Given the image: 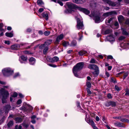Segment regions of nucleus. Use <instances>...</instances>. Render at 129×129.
Masks as SVG:
<instances>
[{
    "mask_svg": "<svg viewBox=\"0 0 129 129\" xmlns=\"http://www.w3.org/2000/svg\"><path fill=\"white\" fill-rule=\"evenodd\" d=\"M59 58L57 56H54L50 59V62L52 63L57 62L58 61Z\"/></svg>",
    "mask_w": 129,
    "mask_h": 129,
    "instance_id": "nucleus-16",
    "label": "nucleus"
},
{
    "mask_svg": "<svg viewBox=\"0 0 129 129\" xmlns=\"http://www.w3.org/2000/svg\"><path fill=\"white\" fill-rule=\"evenodd\" d=\"M3 23L0 24V31H2L3 30L2 27L3 26Z\"/></svg>",
    "mask_w": 129,
    "mask_h": 129,
    "instance_id": "nucleus-46",
    "label": "nucleus"
},
{
    "mask_svg": "<svg viewBox=\"0 0 129 129\" xmlns=\"http://www.w3.org/2000/svg\"><path fill=\"white\" fill-rule=\"evenodd\" d=\"M77 44L76 42L75 41H73L71 42V46H74L76 45Z\"/></svg>",
    "mask_w": 129,
    "mask_h": 129,
    "instance_id": "nucleus-28",
    "label": "nucleus"
},
{
    "mask_svg": "<svg viewBox=\"0 0 129 129\" xmlns=\"http://www.w3.org/2000/svg\"><path fill=\"white\" fill-rule=\"evenodd\" d=\"M116 14V12L115 11H111L104 13L103 14V16L106 17L113 14Z\"/></svg>",
    "mask_w": 129,
    "mask_h": 129,
    "instance_id": "nucleus-12",
    "label": "nucleus"
},
{
    "mask_svg": "<svg viewBox=\"0 0 129 129\" xmlns=\"http://www.w3.org/2000/svg\"><path fill=\"white\" fill-rule=\"evenodd\" d=\"M89 62L91 63H97L96 60L93 58L91 59Z\"/></svg>",
    "mask_w": 129,
    "mask_h": 129,
    "instance_id": "nucleus-32",
    "label": "nucleus"
},
{
    "mask_svg": "<svg viewBox=\"0 0 129 129\" xmlns=\"http://www.w3.org/2000/svg\"><path fill=\"white\" fill-rule=\"evenodd\" d=\"M64 36V35L62 34H61L58 36L56 39L55 42V43L56 44H58L60 40H62Z\"/></svg>",
    "mask_w": 129,
    "mask_h": 129,
    "instance_id": "nucleus-8",
    "label": "nucleus"
},
{
    "mask_svg": "<svg viewBox=\"0 0 129 129\" xmlns=\"http://www.w3.org/2000/svg\"><path fill=\"white\" fill-rule=\"evenodd\" d=\"M17 93L16 92H14V93L12 97H16L17 96Z\"/></svg>",
    "mask_w": 129,
    "mask_h": 129,
    "instance_id": "nucleus-51",
    "label": "nucleus"
},
{
    "mask_svg": "<svg viewBox=\"0 0 129 129\" xmlns=\"http://www.w3.org/2000/svg\"><path fill=\"white\" fill-rule=\"evenodd\" d=\"M114 25L115 26H117L116 28V29L118 28L119 26V24L117 22H116L114 24Z\"/></svg>",
    "mask_w": 129,
    "mask_h": 129,
    "instance_id": "nucleus-45",
    "label": "nucleus"
},
{
    "mask_svg": "<svg viewBox=\"0 0 129 129\" xmlns=\"http://www.w3.org/2000/svg\"><path fill=\"white\" fill-rule=\"evenodd\" d=\"M106 39L108 41L110 42L114 41L115 40L113 36L112 35L107 36Z\"/></svg>",
    "mask_w": 129,
    "mask_h": 129,
    "instance_id": "nucleus-15",
    "label": "nucleus"
},
{
    "mask_svg": "<svg viewBox=\"0 0 129 129\" xmlns=\"http://www.w3.org/2000/svg\"><path fill=\"white\" fill-rule=\"evenodd\" d=\"M86 85L87 87L88 88H90L91 87V84L90 82H87L86 83Z\"/></svg>",
    "mask_w": 129,
    "mask_h": 129,
    "instance_id": "nucleus-34",
    "label": "nucleus"
},
{
    "mask_svg": "<svg viewBox=\"0 0 129 129\" xmlns=\"http://www.w3.org/2000/svg\"><path fill=\"white\" fill-rule=\"evenodd\" d=\"M52 42V40L51 39L47 40L44 44H42L39 46V48L40 49H43L45 47V45H49Z\"/></svg>",
    "mask_w": 129,
    "mask_h": 129,
    "instance_id": "nucleus-6",
    "label": "nucleus"
},
{
    "mask_svg": "<svg viewBox=\"0 0 129 129\" xmlns=\"http://www.w3.org/2000/svg\"><path fill=\"white\" fill-rule=\"evenodd\" d=\"M109 103L110 104V105H112V106H115V103L112 101L109 102Z\"/></svg>",
    "mask_w": 129,
    "mask_h": 129,
    "instance_id": "nucleus-41",
    "label": "nucleus"
},
{
    "mask_svg": "<svg viewBox=\"0 0 129 129\" xmlns=\"http://www.w3.org/2000/svg\"><path fill=\"white\" fill-rule=\"evenodd\" d=\"M113 18H110L109 19H106V23H110L111 22V21L113 20Z\"/></svg>",
    "mask_w": 129,
    "mask_h": 129,
    "instance_id": "nucleus-33",
    "label": "nucleus"
},
{
    "mask_svg": "<svg viewBox=\"0 0 129 129\" xmlns=\"http://www.w3.org/2000/svg\"><path fill=\"white\" fill-rule=\"evenodd\" d=\"M94 19L96 23H99L100 22V17L98 15L95 16Z\"/></svg>",
    "mask_w": 129,
    "mask_h": 129,
    "instance_id": "nucleus-19",
    "label": "nucleus"
},
{
    "mask_svg": "<svg viewBox=\"0 0 129 129\" xmlns=\"http://www.w3.org/2000/svg\"><path fill=\"white\" fill-rule=\"evenodd\" d=\"M4 75L5 76H8L12 74L13 71L10 68H6L2 71Z\"/></svg>",
    "mask_w": 129,
    "mask_h": 129,
    "instance_id": "nucleus-4",
    "label": "nucleus"
},
{
    "mask_svg": "<svg viewBox=\"0 0 129 129\" xmlns=\"http://www.w3.org/2000/svg\"><path fill=\"white\" fill-rule=\"evenodd\" d=\"M78 35L79 36V40H80L82 38V33L81 32H80L78 33Z\"/></svg>",
    "mask_w": 129,
    "mask_h": 129,
    "instance_id": "nucleus-35",
    "label": "nucleus"
},
{
    "mask_svg": "<svg viewBox=\"0 0 129 129\" xmlns=\"http://www.w3.org/2000/svg\"><path fill=\"white\" fill-rule=\"evenodd\" d=\"M30 64H34L35 62V59L33 57L30 58L29 60Z\"/></svg>",
    "mask_w": 129,
    "mask_h": 129,
    "instance_id": "nucleus-18",
    "label": "nucleus"
},
{
    "mask_svg": "<svg viewBox=\"0 0 129 129\" xmlns=\"http://www.w3.org/2000/svg\"><path fill=\"white\" fill-rule=\"evenodd\" d=\"M85 0H73V2L77 4H80L85 1Z\"/></svg>",
    "mask_w": 129,
    "mask_h": 129,
    "instance_id": "nucleus-20",
    "label": "nucleus"
},
{
    "mask_svg": "<svg viewBox=\"0 0 129 129\" xmlns=\"http://www.w3.org/2000/svg\"><path fill=\"white\" fill-rule=\"evenodd\" d=\"M118 19L119 23H121L123 20V18L122 15H120L118 17Z\"/></svg>",
    "mask_w": 129,
    "mask_h": 129,
    "instance_id": "nucleus-22",
    "label": "nucleus"
},
{
    "mask_svg": "<svg viewBox=\"0 0 129 129\" xmlns=\"http://www.w3.org/2000/svg\"><path fill=\"white\" fill-rule=\"evenodd\" d=\"M103 1L108 4L109 5L112 6H115L120 4L119 3L114 2L109 0H103Z\"/></svg>",
    "mask_w": 129,
    "mask_h": 129,
    "instance_id": "nucleus-5",
    "label": "nucleus"
},
{
    "mask_svg": "<svg viewBox=\"0 0 129 129\" xmlns=\"http://www.w3.org/2000/svg\"><path fill=\"white\" fill-rule=\"evenodd\" d=\"M121 30L122 31V33L123 35L126 36H128L129 35V33L126 31V29L125 28L121 27Z\"/></svg>",
    "mask_w": 129,
    "mask_h": 129,
    "instance_id": "nucleus-14",
    "label": "nucleus"
},
{
    "mask_svg": "<svg viewBox=\"0 0 129 129\" xmlns=\"http://www.w3.org/2000/svg\"><path fill=\"white\" fill-rule=\"evenodd\" d=\"M125 38V37L123 36H121L119 38V40H122L124 39Z\"/></svg>",
    "mask_w": 129,
    "mask_h": 129,
    "instance_id": "nucleus-42",
    "label": "nucleus"
},
{
    "mask_svg": "<svg viewBox=\"0 0 129 129\" xmlns=\"http://www.w3.org/2000/svg\"><path fill=\"white\" fill-rule=\"evenodd\" d=\"M115 89L117 91H119L120 90L119 87L117 85H116L115 86Z\"/></svg>",
    "mask_w": 129,
    "mask_h": 129,
    "instance_id": "nucleus-44",
    "label": "nucleus"
},
{
    "mask_svg": "<svg viewBox=\"0 0 129 129\" xmlns=\"http://www.w3.org/2000/svg\"><path fill=\"white\" fill-rule=\"evenodd\" d=\"M5 35L6 36L9 37H12L13 36V34L12 33H6Z\"/></svg>",
    "mask_w": 129,
    "mask_h": 129,
    "instance_id": "nucleus-23",
    "label": "nucleus"
},
{
    "mask_svg": "<svg viewBox=\"0 0 129 129\" xmlns=\"http://www.w3.org/2000/svg\"><path fill=\"white\" fill-rule=\"evenodd\" d=\"M86 90L87 91L88 94H91V92L89 89L87 88Z\"/></svg>",
    "mask_w": 129,
    "mask_h": 129,
    "instance_id": "nucleus-50",
    "label": "nucleus"
},
{
    "mask_svg": "<svg viewBox=\"0 0 129 129\" xmlns=\"http://www.w3.org/2000/svg\"><path fill=\"white\" fill-rule=\"evenodd\" d=\"M83 26L82 21L78 18L77 20V28L78 29H82L83 28Z\"/></svg>",
    "mask_w": 129,
    "mask_h": 129,
    "instance_id": "nucleus-9",
    "label": "nucleus"
},
{
    "mask_svg": "<svg viewBox=\"0 0 129 129\" xmlns=\"http://www.w3.org/2000/svg\"><path fill=\"white\" fill-rule=\"evenodd\" d=\"M21 59L23 61H26L27 59V57L23 56H22L21 57Z\"/></svg>",
    "mask_w": 129,
    "mask_h": 129,
    "instance_id": "nucleus-40",
    "label": "nucleus"
},
{
    "mask_svg": "<svg viewBox=\"0 0 129 129\" xmlns=\"http://www.w3.org/2000/svg\"><path fill=\"white\" fill-rule=\"evenodd\" d=\"M62 44L63 45L64 47H66L69 45V44L68 42L66 41L63 42L62 43Z\"/></svg>",
    "mask_w": 129,
    "mask_h": 129,
    "instance_id": "nucleus-31",
    "label": "nucleus"
},
{
    "mask_svg": "<svg viewBox=\"0 0 129 129\" xmlns=\"http://www.w3.org/2000/svg\"><path fill=\"white\" fill-rule=\"evenodd\" d=\"M107 96L109 99H111L112 97L111 94L110 93H108L107 95Z\"/></svg>",
    "mask_w": 129,
    "mask_h": 129,
    "instance_id": "nucleus-48",
    "label": "nucleus"
},
{
    "mask_svg": "<svg viewBox=\"0 0 129 129\" xmlns=\"http://www.w3.org/2000/svg\"><path fill=\"white\" fill-rule=\"evenodd\" d=\"M84 66V63L81 62L78 63L74 67L73 69V71L75 76L77 77H78L77 73L82 69Z\"/></svg>",
    "mask_w": 129,
    "mask_h": 129,
    "instance_id": "nucleus-1",
    "label": "nucleus"
},
{
    "mask_svg": "<svg viewBox=\"0 0 129 129\" xmlns=\"http://www.w3.org/2000/svg\"><path fill=\"white\" fill-rule=\"evenodd\" d=\"M67 4L68 8L70 9H74L76 8H77L78 7H76L75 4L71 3H67Z\"/></svg>",
    "mask_w": 129,
    "mask_h": 129,
    "instance_id": "nucleus-10",
    "label": "nucleus"
},
{
    "mask_svg": "<svg viewBox=\"0 0 129 129\" xmlns=\"http://www.w3.org/2000/svg\"><path fill=\"white\" fill-rule=\"evenodd\" d=\"M120 121H122V122H125L126 121V119L125 118H122V119H120Z\"/></svg>",
    "mask_w": 129,
    "mask_h": 129,
    "instance_id": "nucleus-56",
    "label": "nucleus"
},
{
    "mask_svg": "<svg viewBox=\"0 0 129 129\" xmlns=\"http://www.w3.org/2000/svg\"><path fill=\"white\" fill-rule=\"evenodd\" d=\"M22 101L21 100L19 99L18 100V101L17 102V104H19L21 103H22Z\"/></svg>",
    "mask_w": 129,
    "mask_h": 129,
    "instance_id": "nucleus-52",
    "label": "nucleus"
},
{
    "mask_svg": "<svg viewBox=\"0 0 129 129\" xmlns=\"http://www.w3.org/2000/svg\"><path fill=\"white\" fill-rule=\"evenodd\" d=\"M128 73L127 72L125 73L124 74V76H123V77H124L123 79H125V78L128 76Z\"/></svg>",
    "mask_w": 129,
    "mask_h": 129,
    "instance_id": "nucleus-47",
    "label": "nucleus"
},
{
    "mask_svg": "<svg viewBox=\"0 0 129 129\" xmlns=\"http://www.w3.org/2000/svg\"><path fill=\"white\" fill-rule=\"evenodd\" d=\"M126 93H125V95H129V90H127L125 91Z\"/></svg>",
    "mask_w": 129,
    "mask_h": 129,
    "instance_id": "nucleus-57",
    "label": "nucleus"
},
{
    "mask_svg": "<svg viewBox=\"0 0 129 129\" xmlns=\"http://www.w3.org/2000/svg\"><path fill=\"white\" fill-rule=\"evenodd\" d=\"M112 31L111 30L107 29L105 31V34H108L110 33Z\"/></svg>",
    "mask_w": 129,
    "mask_h": 129,
    "instance_id": "nucleus-37",
    "label": "nucleus"
},
{
    "mask_svg": "<svg viewBox=\"0 0 129 129\" xmlns=\"http://www.w3.org/2000/svg\"><path fill=\"white\" fill-rule=\"evenodd\" d=\"M20 47L19 45L17 44L12 45L11 46V49L14 50H17L19 49Z\"/></svg>",
    "mask_w": 129,
    "mask_h": 129,
    "instance_id": "nucleus-13",
    "label": "nucleus"
},
{
    "mask_svg": "<svg viewBox=\"0 0 129 129\" xmlns=\"http://www.w3.org/2000/svg\"><path fill=\"white\" fill-rule=\"evenodd\" d=\"M44 10L42 8H41L39 9V11L40 12H42Z\"/></svg>",
    "mask_w": 129,
    "mask_h": 129,
    "instance_id": "nucleus-59",
    "label": "nucleus"
},
{
    "mask_svg": "<svg viewBox=\"0 0 129 129\" xmlns=\"http://www.w3.org/2000/svg\"><path fill=\"white\" fill-rule=\"evenodd\" d=\"M20 76V75L19 73H15L13 77L14 78H16Z\"/></svg>",
    "mask_w": 129,
    "mask_h": 129,
    "instance_id": "nucleus-39",
    "label": "nucleus"
},
{
    "mask_svg": "<svg viewBox=\"0 0 129 129\" xmlns=\"http://www.w3.org/2000/svg\"><path fill=\"white\" fill-rule=\"evenodd\" d=\"M19 96L21 98H23L24 97L23 95L21 93L19 94Z\"/></svg>",
    "mask_w": 129,
    "mask_h": 129,
    "instance_id": "nucleus-64",
    "label": "nucleus"
},
{
    "mask_svg": "<svg viewBox=\"0 0 129 129\" xmlns=\"http://www.w3.org/2000/svg\"><path fill=\"white\" fill-rule=\"evenodd\" d=\"M125 23L126 24H127V25H129V19H127L125 22Z\"/></svg>",
    "mask_w": 129,
    "mask_h": 129,
    "instance_id": "nucleus-58",
    "label": "nucleus"
},
{
    "mask_svg": "<svg viewBox=\"0 0 129 129\" xmlns=\"http://www.w3.org/2000/svg\"><path fill=\"white\" fill-rule=\"evenodd\" d=\"M13 123L12 121L11 120L8 123V126L9 127L12 126L13 125Z\"/></svg>",
    "mask_w": 129,
    "mask_h": 129,
    "instance_id": "nucleus-27",
    "label": "nucleus"
},
{
    "mask_svg": "<svg viewBox=\"0 0 129 129\" xmlns=\"http://www.w3.org/2000/svg\"><path fill=\"white\" fill-rule=\"evenodd\" d=\"M107 58L108 59H112L113 58V57L111 55H108L107 56Z\"/></svg>",
    "mask_w": 129,
    "mask_h": 129,
    "instance_id": "nucleus-54",
    "label": "nucleus"
},
{
    "mask_svg": "<svg viewBox=\"0 0 129 129\" xmlns=\"http://www.w3.org/2000/svg\"><path fill=\"white\" fill-rule=\"evenodd\" d=\"M77 107L78 108H80V103L79 102H77Z\"/></svg>",
    "mask_w": 129,
    "mask_h": 129,
    "instance_id": "nucleus-61",
    "label": "nucleus"
},
{
    "mask_svg": "<svg viewBox=\"0 0 129 129\" xmlns=\"http://www.w3.org/2000/svg\"><path fill=\"white\" fill-rule=\"evenodd\" d=\"M111 82H113L115 83L116 82V81L115 79L113 78H112L111 79Z\"/></svg>",
    "mask_w": 129,
    "mask_h": 129,
    "instance_id": "nucleus-49",
    "label": "nucleus"
},
{
    "mask_svg": "<svg viewBox=\"0 0 129 129\" xmlns=\"http://www.w3.org/2000/svg\"><path fill=\"white\" fill-rule=\"evenodd\" d=\"M86 117L85 118V120L86 121V122H87L89 124H91L92 126H93L94 125H95L94 122L92 120H90L89 119L87 118V114L86 113Z\"/></svg>",
    "mask_w": 129,
    "mask_h": 129,
    "instance_id": "nucleus-11",
    "label": "nucleus"
},
{
    "mask_svg": "<svg viewBox=\"0 0 129 129\" xmlns=\"http://www.w3.org/2000/svg\"><path fill=\"white\" fill-rule=\"evenodd\" d=\"M22 125L26 127V128H27L28 127V124L26 123L25 122H24L22 124Z\"/></svg>",
    "mask_w": 129,
    "mask_h": 129,
    "instance_id": "nucleus-38",
    "label": "nucleus"
},
{
    "mask_svg": "<svg viewBox=\"0 0 129 129\" xmlns=\"http://www.w3.org/2000/svg\"><path fill=\"white\" fill-rule=\"evenodd\" d=\"M48 49V47H45L43 51V53L44 54H46Z\"/></svg>",
    "mask_w": 129,
    "mask_h": 129,
    "instance_id": "nucleus-29",
    "label": "nucleus"
},
{
    "mask_svg": "<svg viewBox=\"0 0 129 129\" xmlns=\"http://www.w3.org/2000/svg\"><path fill=\"white\" fill-rule=\"evenodd\" d=\"M16 123H19L22 121V119L20 117H17L15 119Z\"/></svg>",
    "mask_w": 129,
    "mask_h": 129,
    "instance_id": "nucleus-24",
    "label": "nucleus"
},
{
    "mask_svg": "<svg viewBox=\"0 0 129 129\" xmlns=\"http://www.w3.org/2000/svg\"><path fill=\"white\" fill-rule=\"evenodd\" d=\"M77 9L80 11H81L86 14H88L90 13V11L86 9L82 8L80 7H78Z\"/></svg>",
    "mask_w": 129,
    "mask_h": 129,
    "instance_id": "nucleus-7",
    "label": "nucleus"
},
{
    "mask_svg": "<svg viewBox=\"0 0 129 129\" xmlns=\"http://www.w3.org/2000/svg\"><path fill=\"white\" fill-rule=\"evenodd\" d=\"M48 65L49 66H50L51 67H57V66L55 65L54 64H51L50 63H49L48 64Z\"/></svg>",
    "mask_w": 129,
    "mask_h": 129,
    "instance_id": "nucleus-43",
    "label": "nucleus"
},
{
    "mask_svg": "<svg viewBox=\"0 0 129 129\" xmlns=\"http://www.w3.org/2000/svg\"><path fill=\"white\" fill-rule=\"evenodd\" d=\"M0 92L2 96V103L3 104L6 103L7 102V99L9 95L8 91L5 90L4 88H2L0 90Z\"/></svg>",
    "mask_w": 129,
    "mask_h": 129,
    "instance_id": "nucleus-2",
    "label": "nucleus"
},
{
    "mask_svg": "<svg viewBox=\"0 0 129 129\" xmlns=\"http://www.w3.org/2000/svg\"><path fill=\"white\" fill-rule=\"evenodd\" d=\"M102 120L105 123H106V118L105 116H104L103 117Z\"/></svg>",
    "mask_w": 129,
    "mask_h": 129,
    "instance_id": "nucleus-62",
    "label": "nucleus"
},
{
    "mask_svg": "<svg viewBox=\"0 0 129 129\" xmlns=\"http://www.w3.org/2000/svg\"><path fill=\"white\" fill-rule=\"evenodd\" d=\"M5 44H7L8 45H9L10 44V42L9 41H5Z\"/></svg>",
    "mask_w": 129,
    "mask_h": 129,
    "instance_id": "nucleus-60",
    "label": "nucleus"
},
{
    "mask_svg": "<svg viewBox=\"0 0 129 129\" xmlns=\"http://www.w3.org/2000/svg\"><path fill=\"white\" fill-rule=\"evenodd\" d=\"M96 120L97 121H99L100 120L99 117L98 116H97L96 117Z\"/></svg>",
    "mask_w": 129,
    "mask_h": 129,
    "instance_id": "nucleus-63",
    "label": "nucleus"
},
{
    "mask_svg": "<svg viewBox=\"0 0 129 129\" xmlns=\"http://www.w3.org/2000/svg\"><path fill=\"white\" fill-rule=\"evenodd\" d=\"M114 124L115 126L119 127H122L123 126L122 123L119 122L114 123Z\"/></svg>",
    "mask_w": 129,
    "mask_h": 129,
    "instance_id": "nucleus-21",
    "label": "nucleus"
},
{
    "mask_svg": "<svg viewBox=\"0 0 129 129\" xmlns=\"http://www.w3.org/2000/svg\"><path fill=\"white\" fill-rule=\"evenodd\" d=\"M88 68L91 69H93L95 71L93 72V74L95 76H97L99 74V69L98 67L96 65L89 64L88 66Z\"/></svg>",
    "mask_w": 129,
    "mask_h": 129,
    "instance_id": "nucleus-3",
    "label": "nucleus"
},
{
    "mask_svg": "<svg viewBox=\"0 0 129 129\" xmlns=\"http://www.w3.org/2000/svg\"><path fill=\"white\" fill-rule=\"evenodd\" d=\"M43 17L45 18L47 20L48 19V15L47 13H43L42 14Z\"/></svg>",
    "mask_w": 129,
    "mask_h": 129,
    "instance_id": "nucleus-26",
    "label": "nucleus"
},
{
    "mask_svg": "<svg viewBox=\"0 0 129 129\" xmlns=\"http://www.w3.org/2000/svg\"><path fill=\"white\" fill-rule=\"evenodd\" d=\"M50 33V32L49 31H45L44 33V35L46 36L49 35Z\"/></svg>",
    "mask_w": 129,
    "mask_h": 129,
    "instance_id": "nucleus-36",
    "label": "nucleus"
},
{
    "mask_svg": "<svg viewBox=\"0 0 129 129\" xmlns=\"http://www.w3.org/2000/svg\"><path fill=\"white\" fill-rule=\"evenodd\" d=\"M87 52L85 51L81 50L79 52V54L81 56L83 55L84 54L86 53Z\"/></svg>",
    "mask_w": 129,
    "mask_h": 129,
    "instance_id": "nucleus-25",
    "label": "nucleus"
},
{
    "mask_svg": "<svg viewBox=\"0 0 129 129\" xmlns=\"http://www.w3.org/2000/svg\"><path fill=\"white\" fill-rule=\"evenodd\" d=\"M113 118L115 119H121V117L119 116L114 117H113Z\"/></svg>",
    "mask_w": 129,
    "mask_h": 129,
    "instance_id": "nucleus-55",
    "label": "nucleus"
},
{
    "mask_svg": "<svg viewBox=\"0 0 129 129\" xmlns=\"http://www.w3.org/2000/svg\"><path fill=\"white\" fill-rule=\"evenodd\" d=\"M57 3L61 6H63V3L61 1H59V0H58V1H57Z\"/></svg>",
    "mask_w": 129,
    "mask_h": 129,
    "instance_id": "nucleus-53",
    "label": "nucleus"
},
{
    "mask_svg": "<svg viewBox=\"0 0 129 129\" xmlns=\"http://www.w3.org/2000/svg\"><path fill=\"white\" fill-rule=\"evenodd\" d=\"M23 108L25 110H27L28 109L30 111L33 109L32 107L28 104L26 105L25 107H24Z\"/></svg>",
    "mask_w": 129,
    "mask_h": 129,
    "instance_id": "nucleus-17",
    "label": "nucleus"
},
{
    "mask_svg": "<svg viewBox=\"0 0 129 129\" xmlns=\"http://www.w3.org/2000/svg\"><path fill=\"white\" fill-rule=\"evenodd\" d=\"M37 3L39 6L44 4L43 2L41 0H38L37 1Z\"/></svg>",
    "mask_w": 129,
    "mask_h": 129,
    "instance_id": "nucleus-30",
    "label": "nucleus"
}]
</instances>
